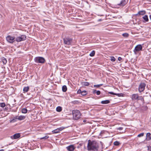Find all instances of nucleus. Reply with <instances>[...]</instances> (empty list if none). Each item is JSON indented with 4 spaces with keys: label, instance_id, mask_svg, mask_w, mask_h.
I'll return each instance as SVG.
<instances>
[{
    "label": "nucleus",
    "instance_id": "11",
    "mask_svg": "<svg viewBox=\"0 0 151 151\" xmlns=\"http://www.w3.org/2000/svg\"><path fill=\"white\" fill-rule=\"evenodd\" d=\"M20 137V133H18L15 134L13 136H11V138L12 139H15L19 138Z\"/></svg>",
    "mask_w": 151,
    "mask_h": 151
},
{
    "label": "nucleus",
    "instance_id": "42",
    "mask_svg": "<svg viewBox=\"0 0 151 151\" xmlns=\"http://www.w3.org/2000/svg\"><path fill=\"white\" fill-rule=\"evenodd\" d=\"M123 129V127H119L117 128V129L119 130H122Z\"/></svg>",
    "mask_w": 151,
    "mask_h": 151
},
{
    "label": "nucleus",
    "instance_id": "23",
    "mask_svg": "<svg viewBox=\"0 0 151 151\" xmlns=\"http://www.w3.org/2000/svg\"><path fill=\"white\" fill-rule=\"evenodd\" d=\"M59 132V131L58 129H55L52 131V132L53 134L57 133Z\"/></svg>",
    "mask_w": 151,
    "mask_h": 151
},
{
    "label": "nucleus",
    "instance_id": "32",
    "mask_svg": "<svg viewBox=\"0 0 151 151\" xmlns=\"http://www.w3.org/2000/svg\"><path fill=\"white\" fill-rule=\"evenodd\" d=\"M103 85V84H102L98 85H94V87L99 88L100 87L102 86Z\"/></svg>",
    "mask_w": 151,
    "mask_h": 151
},
{
    "label": "nucleus",
    "instance_id": "8",
    "mask_svg": "<svg viewBox=\"0 0 151 151\" xmlns=\"http://www.w3.org/2000/svg\"><path fill=\"white\" fill-rule=\"evenodd\" d=\"M146 84L144 83H141L139 85V92L143 91L145 88Z\"/></svg>",
    "mask_w": 151,
    "mask_h": 151
},
{
    "label": "nucleus",
    "instance_id": "30",
    "mask_svg": "<svg viewBox=\"0 0 151 151\" xmlns=\"http://www.w3.org/2000/svg\"><path fill=\"white\" fill-rule=\"evenodd\" d=\"M114 145L116 146H118L120 144V143L118 141H115L114 143Z\"/></svg>",
    "mask_w": 151,
    "mask_h": 151
},
{
    "label": "nucleus",
    "instance_id": "34",
    "mask_svg": "<svg viewBox=\"0 0 151 151\" xmlns=\"http://www.w3.org/2000/svg\"><path fill=\"white\" fill-rule=\"evenodd\" d=\"M140 100L142 101H144V98L142 96H139V98L138 99V100Z\"/></svg>",
    "mask_w": 151,
    "mask_h": 151
},
{
    "label": "nucleus",
    "instance_id": "31",
    "mask_svg": "<svg viewBox=\"0 0 151 151\" xmlns=\"http://www.w3.org/2000/svg\"><path fill=\"white\" fill-rule=\"evenodd\" d=\"M122 36L125 37H127L129 36V34L127 33H123L122 35Z\"/></svg>",
    "mask_w": 151,
    "mask_h": 151
},
{
    "label": "nucleus",
    "instance_id": "29",
    "mask_svg": "<svg viewBox=\"0 0 151 151\" xmlns=\"http://www.w3.org/2000/svg\"><path fill=\"white\" fill-rule=\"evenodd\" d=\"M0 106L1 107H4L6 106V104L5 103H0Z\"/></svg>",
    "mask_w": 151,
    "mask_h": 151
},
{
    "label": "nucleus",
    "instance_id": "6",
    "mask_svg": "<svg viewBox=\"0 0 151 151\" xmlns=\"http://www.w3.org/2000/svg\"><path fill=\"white\" fill-rule=\"evenodd\" d=\"M142 47L141 45H138L136 46L134 49L133 51L135 54L137 53L139 51L142 50Z\"/></svg>",
    "mask_w": 151,
    "mask_h": 151
},
{
    "label": "nucleus",
    "instance_id": "37",
    "mask_svg": "<svg viewBox=\"0 0 151 151\" xmlns=\"http://www.w3.org/2000/svg\"><path fill=\"white\" fill-rule=\"evenodd\" d=\"M147 150L148 151H151V146H147Z\"/></svg>",
    "mask_w": 151,
    "mask_h": 151
},
{
    "label": "nucleus",
    "instance_id": "28",
    "mask_svg": "<svg viewBox=\"0 0 151 151\" xmlns=\"http://www.w3.org/2000/svg\"><path fill=\"white\" fill-rule=\"evenodd\" d=\"M124 93H116V95L117 96H123L124 95Z\"/></svg>",
    "mask_w": 151,
    "mask_h": 151
},
{
    "label": "nucleus",
    "instance_id": "4",
    "mask_svg": "<svg viewBox=\"0 0 151 151\" xmlns=\"http://www.w3.org/2000/svg\"><path fill=\"white\" fill-rule=\"evenodd\" d=\"M35 61L37 63H45V60L44 58L41 57H37L35 58Z\"/></svg>",
    "mask_w": 151,
    "mask_h": 151
},
{
    "label": "nucleus",
    "instance_id": "39",
    "mask_svg": "<svg viewBox=\"0 0 151 151\" xmlns=\"http://www.w3.org/2000/svg\"><path fill=\"white\" fill-rule=\"evenodd\" d=\"M101 93V92L99 91H97L96 92V94L97 95H99Z\"/></svg>",
    "mask_w": 151,
    "mask_h": 151
},
{
    "label": "nucleus",
    "instance_id": "41",
    "mask_svg": "<svg viewBox=\"0 0 151 151\" xmlns=\"http://www.w3.org/2000/svg\"><path fill=\"white\" fill-rule=\"evenodd\" d=\"M93 94H95L96 93V92L97 91L96 90L93 89Z\"/></svg>",
    "mask_w": 151,
    "mask_h": 151
},
{
    "label": "nucleus",
    "instance_id": "22",
    "mask_svg": "<svg viewBox=\"0 0 151 151\" xmlns=\"http://www.w3.org/2000/svg\"><path fill=\"white\" fill-rule=\"evenodd\" d=\"M56 110L58 112H60L62 110V107L60 106H58L56 108Z\"/></svg>",
    "mask_w": 151,
    "mask_h": 151
},
{
    "label": "nucleus",
    "instance_id": "47",
    "mask_svg": "<svg viewBox=\"0 0 151 151\" xmlns=\"http://www.w3.org/2000/svg\"><path fill=\"white\" fill-rule=\"evenodd\" d=\"M104 132V131H101L100 133V134H101L103 133Z\"/></svg>",
    "mask_w": 151,
    "mask_h": 151
},
{
    "label": "nucleus",
    "instance_id": "15",
    "mask_svg": "<svg viewBox=\"0 0 151 151\" xmlns=\"http://www.w3.org/2000/svg\"><path fill=\"white\" fill-rule=\"evenodd\" d=\"M26 118V116H24L21 115L18 116L17 119L19 120H22Z\"/></svg>",
    "mask_w": 151,
    "mask_h": 151
},
{
    "label": "nucleus",
    "instance_id": "18",
    "mask_svg": "<svg viewBox=\"0 0 151 151\" xmlns=\"http://www.w3.org/2000/svg\"><path fill=\"white\" fill-rule=\"evenodd\" d=\"M67 87L65 85H64L62 86V90L63 92H65L67 90Z\"/></svg>",
    "mask_w": 151,
    "mask_h": 151
},
{
    "label": "nucleus",
    "instance_id": "14",
    "mask_svg": "<svg viewBox=\"0 0 151 151\" xmlns=\"http://www.w3.org/2000/svg\"><path fill=\"white\" fill-rule=\"evenodd\" d=\"M151 139V134L150 133H148L146 134V139L147 140L149 141Z\"/></svg>",
    "mask_w": 151,
    "mask_h": 151
},
{
    "label": "nucleus",
    "instance_id": "50",
    "mask_svg": "<svg viewBox=\"0 0 151 151\" xmlns=\"http://www.w3.org/2000/svg\"><path fill=\"white\" fill-rule=\"evenodd\" d=\"M4 151V150L2 149L0 150V151Z\"/></svg>",
    "mask_w": 151,
    "mask_h": 151
},
{
    "label": "nucleus",
    "instance_id": "16",
    "mask_svg": "<svg viewBox=\"0 0 151 151\" xmlns=\"http://www.w3.org/2000/svg\"><path fill=\"white\" fill-rule=\"evenodd\" d=\"M110 102V101L109 100H106L102 101L101 103L103 104H106L109 103Z\"/></svg>",
    "mask_w": 151,
    "mask_h": 151
},
{
    "label": "nucleus",
    "instance_id": "36",
    "mask_svg": "<svg viewBox=\"0 0 151 151\" xmlns=\"http://www.w3.org/2000/svg\"><path fill=\"white\" fill-rule=\"evenodd\" d=\"M16 121V120L14 118L13 119H12L10 120V122H14Z\"/></svg>",
    "mask_w": 151,
    "mask_h": 151
},
{
    "label": "nucleus",
    "instance_id": "3",
    "mask_svg": "<svg viewBox=\"0 0 151 151\" xmlns=\"http://www.w3.org/2000/svg\"><path fill=\"white\" fill-rule=\"evenodd\" d=\"M63 40L65 44L70 45L73 42V39L69 36H67L63 39Z\"/></svg>",
    "mask_w": 151,
    "mask_h": 151
},
{
    "label": "nucleus",
    "instance_id": "24",
    "mask_svg": "<svg viewBox=\"0 0 151 151\" xmlns=\"http://www.w3.org/2000/svg\"><path fill=\"white\" fill-rule=\"evenodd\" d=\"M27 110L26 108H23L22 109V112L23 113L25 114L27 112Z\"/></svg>",
    "mask_w": 151,
    "mask_h": 151
},
{
    "label": "nucleus",
    "instance_id": "13",
    "mask_svg": "<svg viewBox=\"0 0 151 151\" xmlns=\"http://www.w3.org/2000/svg\"><path fill=\"white\" fill-rule=\"evenodd\" d=\"M146 13V12L145 11L143 10L139 11L138 13L136 14L137 16H138L139 15H143Z\"/></svg>",
    "mask_w": 151,
    "mask_h": 151
},
{
    "label": "nucleus",
    "instance_id": "40",
    "mask_svg": "<svg viewBox=\"0 0 151 151\" xmlns=\"http://www.w3.org/2000/svg\"><path fill=\"white\" fill-rule=\"evenodd\" d=\"M109 93L111 94H112V95H116V93H114L112 92H109Z\"/></svg>",
    "mask_w": 151,
    "mask_h": 151
},
{
    "label": "nucleus",
    "instance_id": "26",
    "mask_svg": "<svg viewBox=\"0 0 151 151\" xmlns=\"http://www.w3.org/2000/svg\"><path fill=\"white\" fill-rule=\"evenodd\" d=\"M95 54V51L94 50H93L90 54V56L91 57L93 56Z\"/></svg>",
    "mask_w": 151,
    "mask_h": 151
},
{
    "label": "nucleus",
    "instance_id": "2",
    "mask_svg": "<svg viewBox=\"0 0 151 151\" xmlns=\"http://www.w3.org/2000/svg\"><path fill=\"white\" fill-rule=\"evenodd\" d=\"M72 114L73 118L75 120L79 119L81 115L80 111L77 110H74L72 111Z\"/></svg>",
    "mask_w": 151,
    "mask_h": 151
},
{
    "label": "nucleus",
    "instance_id": "48",
    "mask_svg": "<svg viewBox=\"0 0 151 151\" xmlns=\"http://www.w3.org/2000/svg\"><path fill=\"white\" fill-rule=\"evenodd\" d=\"M14 118L16 120L18 118H17V116H16L14 117Z\"/></svg>",
    "mask_w": 151,
    "mask_h": 151
},
{
    "label": "nucleus",
    "instance_id": "35",
    "mask_svg": "<svg viewBox=\"0 0 151 151\" xmlns=\"http://www.w3.org/2000/svg\"><path fill=\"white\" fill-rule=\"evenodd\" d=\"M144 133H141L139 134L137 136L139 137H140L143 136L144 135Z\"/></svg>",
    "mask_w": 151,
    "mask_h": 151
},
{
    "label": "nucleus",
    "instance_id": "43",
    "mask_svg": "<svg viewBox=\"0 0 151 151\" xmlns=\"http://www.w3.org/2000/svg\"><path fill=\"white\" fill-rule=\"evenodd\" d=\"M122 59V58L121 57H119L118 58V60L119 61H121Z\"/></svg>",
    "mask_w": 151,
    "mask_h": 151
},
{
    "label": "nucleus",
    "instance_id": "45",
    "mask_svg": "<svg viewBox=\"0 0 151 151\" xmlns=\"http://www.w3.org/2000/svg\"><path fill=\"white\" fill-rule=\"evenodd\" d=\"M60 127L62 130L65 128V127Z\"/></svg>",
    "mask_w": 151,
    "mask_h": 151
},
{
    "label": "nucleus",
    "instance_id": "17",
    "mask_svg": "<svg viewBox=\"0 0 151 151\" xmlns=\"http://www.w3.org/2000/svg\"><path fill=\"white\" fill-rule=\"evenodd\" d=\"M2 62L4 64H6L7 62V61L6 60V59L4 58V57H2Z\"/></svg>",
    "mask_w": 151,
    "mask_h": 151
},
{
    "label": "nucleus",
    "instance_id": "44",
    "mask_svg": "<svg viewBox=\"0 0 151 151\" xmlns=\"http://www.w3.org/2000/svg\"><path fill=\"white\" fill-rule=\"evenodd\" d=\"M58 129V130H59V131L60 132V131H61L62 130H61L60 127V128H57Z\"/></svg>",
    "mask_w": 151,
    "mask_h": 151
},
{
    "label": "nucleus",
    "instance_id": "19",
    "mask_svg": "<svg viewBox=\"0 0 151 151\" xmlns=\"http://www.w3.org/2000/svg\"><path fill=\"white\" fill-rule=\"evenodd\" d=\"M143 18L146 22L148 21V19L147 15H146L143 17Z\"/></svg>",
    "mask_w": 151,
    "mask_h": 151
},
{
    "label": "nucleus",
    "instance_id": "27",
    "mask_svg": "<svg viewBox=\"0 0 151 151\" xmlns=\"http://www.w3.org/2000/svg\"><path fill=\"white\" fill-rule=\"evenodd\" d=\"M49 137V136L46 135L44 137L40 138V139H46Z\"/></svg>",
    "mask_w": 151,
    "mask_h": 151
},
{
    "label": "nucleus",
    "instance_id": "7",
    "mask_svg": "<svg viewBox=\"0 0 151 151\" xmlns=\"http://www.w3.org/2000/svg\"><path fill=\"white\" fill-rule=\"evenodd\" d=\"M26 39V36L24 35H22L21 36L16 37L15 40L17 42H20L25 40Z\"/></svg>",
    "mask_w": 151,
    "mask_h": 151
},
{
    "label": "nucleus",
    "instance_id": "25",
    "mask_svg": "<svg viewBox=\"0 0 151 151\" xmlns=\"http://www.w3.org/2000/svg\"><path fill=\"white\" fill-rule=\"evenodd\" d=\"M87 94V92L86 91H82L81 95L83 96H85Z\"/></svg>",
    "mask_w": 151,
    "mask_h": 151
},
{
    "label": "nucleus",
    "instance_id": "21",
    "mask_svg": "<svg viewBox=\"0 0 151 151\" xmlns=\"http://www.w3.org/2000/svg\"><path fill=\"white\" fill-rule=\"evenodd\" d=\"M82 85L84 86H87L89 85V83L88 82H83L82 83Z\"/></svg>",
    "mask_w": 151,
    "mask_h": 151
},
{
    "label": "nucleus",
    "instance_id": "49",
    "mask_svg": "<svg viewBox=\"0 0 151 151\" xmlns=\"http://www.w3.org/2000/svg\"><path fill=\"white\" fill-rule=\"evenodd\" d=\"M101 20H102L101 19H99V20H98V21H101Z\"/></svg>",
    "mask_w": 151,
    "mask_h": 151
},
{
    "label": "nucleus",
    "instance_id": "33",
    "mask_svg": "<svg viewBox=\"0 0 151 151\" xmlns=\"http://www.w3.org/2000/svg\"><path fill=\"white\" fill-rule=\"evenodd\" d=\"M110 60L112 62H114L116 60V59L114 56H111Z\"/></svg>",
    "mask_w": 151,
    "mask_h": 151
},
{
    "label": "nucleus",
    "instance_id": "12",
    "mask_svg": "<svg viewBox=\"0 0 151 151\" xmlns=\"http://www.w3.org/2000/svg\"><path fill=\"white\" fill-rule=\"evenodd\" d=\"M139 96L137 94H134L132 96L131 98L133 100H137Z\"/></svg>",
    "mask_w": 151,
    "mask_h": 151
},
{
    "label": "nucleus",
    "instance_id": "1",
    "mask_svg": "<svg viewBox=\"0 0 151 151\" xmlns=\"http://www.w3.org/2000/svg\"><path fill=\"white\" fill-rule=\"evenodd\" d=\"M99 148V144L95 141L89 140L87 145L88 150L91 151H98Z\"/></svg>",
    "mask_w": 151,
    "mask_h": 151
},
{
    "label": "nucleus",
    "instance_id": "9",
    "mask_svg": "<svg viewBox=\"0 0 151 151\" xmlns=\"http://www.w3.org/2000/svg\"><path fill=\"white\" fill-rule=\"evenodd\" d=\"M76 147L73 145H70L66 147L68 151H73Z\"/></svg>",
    "mask_w": 151,
    "mask_h": 151
},
{
    "label": "nucleus",
    "instance_id": "38",
    "mask_svg": "<svg viewBox=\"0 0 151 151\" xmlns=\"http://www.w3.org/2000/svg\"><path fill=\"white\" fill-rule=\"evenodd\" d=\"M82 91H81V89H79L78 90V91H77V93H79V94L81 93V94Z\"/></svg>",
    "mask_w": 151,
    "mask_h": 151
},
{
    "label": "nucleus",
    "instance_id": "52",
    "mask_svg": "<svg viewBox=\"0 0 151 151\" xmlns=\"http://www.w3.org/2000/svg\"><path fill=\"white\" fill-rule=\"evenodd\" d=\"M86 120H84L83 121V122H86Z\"/></svg>",
    "mask_w": 151,
    "mask_h": 151
},
{
    "label": "nucleus",
    "instance_id": "51",
    "mask_svg": "<svg viewBox=\"0 0 151 151\" xmlns=\"http://www.w3.org/2000/svg\"><path fill=\"white\" fill-rule=\"evenodd\" d=\"M150 18L151 20V15L150 16Z\"/></svg>",
    "mask_w": 151,
    "mask_h": 151
},
{
    "label": "nucleus",
    "instance_id": "20",
    "mask_svg": "<svg viewBox=\"0 0 151 151\" xmlns=\"http://www.w3.org/2000/svg\"><path fill=\"white\" fill-rule=\"evenodd\" d=\"M29 89V86L25 87L23 88V91L24 92H27Z\"/></svg>",
    "mask_w": 151,
    "mask_h": 151
},
{
    "label": "nucleus",
    "instance_id": "5",
    "mask_svg": "<svg viewBox=\"0 0 151 151\" xmlns=\"http://www.w3.org/2000/svg\"><path fill=\"white\" fill-rule=\"evenodd\" d=\"M7 41L10 43H13L15 41V37H12L11 35H8L6 38Z\"/></svg>",
    "mask_w": 151,
    "mask_h": 151
},
{
    "label": "nucleus",
    "instance_id": "10",
    "mask_svg": "<svg viewBox=\"0 0 151 151\" xmlns=\"http://www.w3.org/2000/svg\"><path fill=\"white\" fill-rule=\"evenodd\" d=\"M127 2L125 0H121L120 2L119 3H118L117 4L120 6L123 7L125 6Z\"/></svg>",
    "mask_w": 151,
    "mask_h": 151
},
{
    "label": "nucleus",
    "instance_id": "46",
    "mask_svg": "<svg viewBox=\"0 0 151 151\" xmlns=\"http://www.w3.org/2000/svg\"><path fill=\"white\" fill-rule=\"evenodd\" d=\"M145 110H146L147 109V107L146 106L145 107Z\"/></svg>",
    "mask_w": 151,
    "mask_h": 151
}]
</instances>
